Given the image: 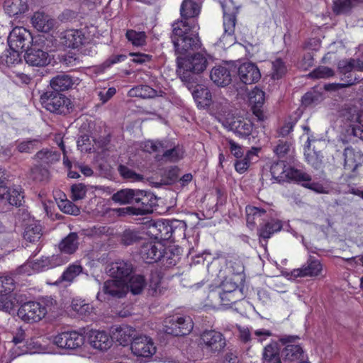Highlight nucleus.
I'll return each instance as SVG.
<instances>
[{
	"label": "nucleus",
	"mask_w": 363,
	"mask_h": 363,
	"mask_svg": "<svg viewBox=\"0 0 363 363\" xmlns=\"http://www.w3.org/2000/svg\"><path fill=\"white\" fill-rule=\"evenodd\" d=\"M125 36L128 41L131 42L134 46H143L146 43L147 36L145 32L128 30L125 33Z\"/></svg>",
	"instance_id": "nucleus-52"
},
{
	"label": "nucleus",
	"mask_w": 363,
	"mask_h": 363,
	"mask_svg": "<svg viewBox=\"0 0 363 363\" xmlns=\"http://www.w3.org/2000/svg\"><path fill=\"white\" fill-rule=\"evenodd\" d=\"M125 281L119 279H108L104 284L102 291L113 297L121 298L125 294Z\"/></svg>",
	"instance_id": "nucleus-26"
},
{
	"label": "nucleus",
	"mask_w": 363,
	"mask_h": 363,
	"mask_svg": "<svg viewBox=\"0 0 363 363\" xmlns=\"http://www.w3.org/2000/svg\"><path fill=\"white\" fill-rule=\"evenodd\" d=\"M134 204L135 206H129L122 209L126 213L130 215L143 216L150 213L152 212L153 203L152 196L147 195V194L140 190V194H138Z\"/></svg>",
	"instance_id": "nucleus-14"
},
{
	"label": "nucleus",
	"mask_w": 363,
	"mask_h": 363,
	"mask_svg": "<svg viewBox=\"0 0 363 363\" xmlns=\"http://www.w3.org/2000/svg\"><path fill=\"white\" fill-rule=\"evenodd\" d=\"M24 195L21 187L13 186L6 189V192L1 200H5L12 206H21L23 200Z\"/></svg>",
	"instance_id": "nucleus-40"
},
{
	"label": "nucleus",
	"mask_w": 363,
	"mask_h": 363,
	"mask_svg": "<svg viewBox=\"0 0 363 363\" xmlns=\"http://www.w3.org/2000/svg\"><path fill=\"white\" fill-rule=\"evenodd\" d=\"M223 335L215 330H206L200 335L199 346L207 353H218L225 347Z\"/></svg>",
	"instance_id": "nucleus-8"
},
{
	"label": "nucleus",
	"mask_w": 363,
	"mask_h": 363,
	"mask_svg": "<svg viewBox=\"0 0 363 363\" xmlns=\"http://www.w3.org/2000/svg\"><path fill=\"white\" fill-rule=\"evenodd\" d=\"M135 330L129 325L116 327L112 330V340L121 345H126L135 338Z\"/></svg>",
	"instance_id": "nucleus-25"
},
{
	"label": "nucleus",
	"mask_w": 363,
	"mask_h": 363,
	"mask_svg": "<svg viewBox=\"0 0 363 363\" xmlns=\"http://www.w3.org/2000/svg\"><path fill=\"white\" fill-rule=\"evenodd\" d=\"M59 207L65 213L78 215L80 213L79 208L68 200L61 201L60 203H59Z\"/></svg>",
	"instance_id": "nucleus-63"
},
{
	"label": "nucleus",
	"mask_w": 363,
	"mask_h": 363,
	"mask_svg": "<svg viewBox=\"0 0 363 363\" xmlns=\"http://www.w3.org/2000/svg\"><path fill=\"white\" fill-rule=\"evenodd\" d=\"M79 245V237L76 233H69L59 244L61 252L71 255L76 252Z\"/></svg>",
	"instance_id": "nucleus-36"
},
{
	"label": "nucleus",
	"mask_w": 363,
	"mask_h": 363,
	"mask_svg": "<svg viewBox=\"0 0 363 363\" xmlns=\"http://www.w3.org/2000/svg\"><path fill=\"white\" fill-rule=\"evenodd\" d=\"M323 99L321 93L315 91H309L302 97V103L306 106L315 105L321 102Z\"/></svg>",
	"instance_id": "nucleus-58"
},
{
	"label": "nucleus",
	"mask_w": 363,
	"mask_h": 363,
	"mask_svg": "<svg viewBox=\"0 0 363 363\" xmlns=\"http://www.w3.org/2000/svg\"><path fill=\"white\" fill-rule=\"evenodd\" d=\"M41 145V140L38 138H29L16 142V148L20 153L30 154L38 149Z\"/></svg>",
	"instance_id": "nucleus-41"
},
{
	"label": "nucleus",
	"mask_w": 363,
	"mask_h": 363,
	"mask_svg": "<svg viewBox=\"0 0 363 363\" xmlns=\"http://www.w3.org/2000/svg\"><path fill=\"white\" fill-rule=\"evenodd\" d=\"M118 172L122 177L130 182L140 181L143 179L142 175L137 174L135 172L124 165H120L118 167Z\"/></svg>",
	"instance_id": "nucleus-60"
},
{
	"label": "nucleus",
	"mask_w": 363,
	"mask_h": 363,
	"mask_svg": "<svg viewBox=\"0 0 363 363\" xmlns=\"http://www.w3.org/2000/svg\"><path fill=\"white\" fill-rule=\"evenodd\" d=\"M211 105H212V109L219 116L224 117L229 115L230 104L225 98L215 96Z\"/></svg>",
	"instance_id": "nucleus-45"
},
{
	"label": "nucleus",
	"mask_w": 363,
	"mask_h": 363,
	"mask_svg": "<svg viewBox=\"0 0 363 363\" xmlns=\"http://www.w3.org/2000/svg\"><path fill=\"white\" fill-rule=\"evenodd\" d=\"M33 40L30 33L23 27L14 28L8 37L9 46L14 52L27 50Z\"/></svg>",
	"instance_id": "nucleus-10"
},
{
	"label": "nucleus",
	"mask_w": 363,
	"mask_h": 363,
	"mask_svg": "<svg viewBox=\"0 0 363 363\" xmlns=\"http://www.w3.org/2000/svg\"><path fill=\"white\" fill-rule=\"evenodd\" d=\"M223 123L230 130L242 136L249 135L252 129L251 123L244 119L237 118L235 120L233 119L232 121H228V118H226V121H223Z\"/></svg>",
	"instance_id": "nucleus-33"
},
{
	"label": "nucleus",
	"mask_w": 363,
	"mask_h": 363,
	"mask_svg": "<svg viewBox=\"0 0 363 363\" xmlns=\"http://www.w3.org/2000/svg\"><path fill=\"white\" fill-rule=\"evenodd\" d=\"M60 154L52 149L45 148L37 152L33 159L41 166H50L58 162Z\"/></svg>",
	"instance_id": "nucleus-27"
},
{
	"label": "nucleus",
	"mask_w": 363,
	"mask_h": 363,
	"mask_svg": "<svg viewBox=\"0 0 363 363\" xmlns=\"http://www.w3.org/2000/svg\"><path fill=\"white\" fill-rule=\"evenodd\" d=\"M177 73L181 79L189 82L191 74H200L207 67L208 62L206 54L197 52L186 57H177Z\"/></svg>",
	"instance_id": "nucleus-2"
},
{
	"label": "nucleus",
	"mask_w": 363,
	"mask_h": 363,
	"mask_svg": "<svg viewBox=\"0 0 363 363\" xmlns=\"http://www.w3.org/2000/svg\"><path fill=\"white\" fill-rule=\"evenodd\" d=\"M147 290L149 295L152 296H157L164 292V288L161 286V278L158 274H152Z\"/></svg>",
	"instance_id": "nucleus-55"
},
{
	"label": "nucleus",
	"mask_w": 363,
	"mask_h": 363,
	"mask_svg": "<svg viewBox=\"0 0 363 363\" xmlns=\"http://www.w3.org/2000/svg\"><path fill=\"white\" fill-rule=\"evenodd\" d=\"M246 221L247 226L252 229L255 225L260 222L266 216V211L252 206H247L245 208Z\"/></svg>",
	"instance_id": "nucleus-34"
},
{
	"label": "nucleus",
	"mask_w": 363,
	"mask_h": 363,
	"mask_svg": "<svg viewBox=\"0 0 363 363\" xmlns=\"http://www.w3.org/2000/svg\"><path fill=\"white\" fill-rule=\"evenodd\" d=\"M322 271L320 262L311 257L301 267L294 269L291 274L295 277H315L319 276Z\"/></svg>",
	"instance_id": "nucleus-17"
},
{
	"label": "nucleus",
	"mask_w": 363,
	"mask_h": 363,
	"mask_svg": "<svg viewBox=\"0 0 363 363\" xmlns=\"http://www.w3.org/2000/svg\"><path fill=\"white\" fill-rule=\"evenodd\" d=\"M162 155H160L159 160H164L169 162H176L182 157V151L179 147H173L169 150L164 149L161 151Z\"/></svg>",
	"instance_id": "nucleus-56"
},
{
	"label": "nucleus",
	"mask_w": 363,
	"mask_h": 363,
	"mask_svg": "<svg viewBox=\"0 0 363 363\" xmlns=\"http://www.w3.org/2000/svg\"><path fill=\"white\" fill-rule=\"evenodd\" d=\"M141 258L147 263H153L166 259L169 266L175 265L178 257L170 250H167L164 245L159 241H149L143 244L140 250Z\"/></svg>",
	"instance_id": "nucleus-3"
},
{
	"label": "nucleus",
	"mask_w": 363,
	"mask_h": 363,
	"mask_svg": "<svg viewBox=\"0 0 363 363\" xmlns=\"http://www.w3.org/2000/svg\"><path fill=\"white\" fill-rule=\"evenodd\" d=\"M108 271L111 277L126 282V279L133 272V266L128 262L118 260L109 265Z\"/></svg>",
	"instance_id": "nucleus-22"
},
{
	"label": "nucleus",
	"mask_w": 363,
	"mask_h": 363,
	"mask_svg": "<svg viewBox=\"0 0 363 363\" xmlns=\"http://www.w3.org/2000/svg\"><path fill=\"white\" fill-rule=\"evenodd\" d=\"M82 272V267L79 264H70L62 274L60 281L72 282Z\"/></svg>",
	"instance_id": "nucleus-53"
},
{
	"label": "nucleus",
	"mask_w": 363,
	"mask_h": 363,
	"mask_svg": "<svg viewBox=\"0 0 363 363\" xmlns=\"http://www.w3.org/2000/svg\"><path fill=\"white\" fill-rule=\"evenodd\" d=\"M53 343L60 348L73 350L83 345L84 337L75 331L65 332L55 336Z\"/></svg>",
	"instance_id": "nucleus-15"
},
{
	"label": "nucleus",
	"mask_w": 363,
	"mask_h": 363,
	"mask_svg": "<svg viewBox=\"0 0 363 363\" xmlns=\"http://www.w3.org/2000/svg\"><path fill=\"white\" fill-rule=\"evenodd\" d=\"M14 280L12 277L6 276L0 277V295H6L13 290Z\"/></svg>",
	"instance_id": "nucleus-62"
},
{
	"label": "nucleus",
	"mask_w": 363,
	"mask_h": 363,
	"mask_svg": "<svg viewBox=\"0 0 363 363\" xmlns=\"http://www.w3.org/2000/svg\"><path fill=\"white\" fill-rule=\"evenodd\" d=\"M287 72L285 62L279 57L272 62L271 77L273 79H281Z\"/></svg>",
	"instance_id": "nucleus-50"
},
{
	"label": "nucleus",
	"mask_w": 363,
	"mask_h": 363,
	"mask_svg": "<svg viewBox=\"0 0 363 363\" xmlns=\"http://www.w3.org/2000/svg\"><path fill=\"white\" fill-rule=\"evenodd\" d=\"M281 347L277 342L267 345L262 352V363H281Z\"/></svg>",
	"instance_id": "nucleus-29"
},
{
	"label": "nucleus",
	"mask_w": 363,
	"mask_h": 363,
	"mask_svg": "<svg viewBox=\"0 0 363 363\" xmlns=\"http://www.w3.org/2000/svg\"><path fill=\"white\" fill-rule=\"evenodd\" d=\"M141 238L138 231L131 229L124 230L122 234L121 240L124 245H130L136 242Z\"/></svg>",
	"instance_id": "nucleus-59"
},
{
	"label": "nucleus",
	"mask_w": 363,
	"mask_h": 363,
	"mask_svg": "<svg viewBox=\"0 0 363 363\" xmlns=\"http://www.w3.org/2000/svg\"><path fill=\"white\" fill-rule=\"evenodd\" d=\"M89 342L91 347L100 350H107L113 343L112 336L106 332L91 330L89 334Z\"/></svg>",
	"instance_id": "nucleus-20"
},
{
	"label": "nucleus",
	"mask_w": 363,
	"mask_h": 363,
	"mask_svg": "<svg viewBox=\"0 0 363 363\" xmlns=\"http://www.w3.org/2000/svg\"><path fill=\"white\" fill-rule=\"evenodd\" d=\"M249 101L252 106L254 115L259 121H263L264 115L261 108L264 102V92L260 89L255 87L249 94Z\"/></svg>",
	"instance_id": "nucleus-23"
},
{
	"label": "nucleus",
	"mask_w": 363,
	"mask_h": 363,
	"mask_svg": "<svg viewBox=\"0 0 363 363\" xmlns=\"http://www.w3.org/2000/svg\"><path fill=\"white\" fill-rule=\"evenodd\" d=\"M238 76L242 82L251 84L257 82L261 77L258 67L252 62H245L238 68Z\"/></svg>",
	"instance_id": "nucleus-19"
},
{
	"label": "nucleus",
	"mask_w": 363,
	"mask_h": 363,
	"mask_svg": "<svg viewBox=\"0 0 363 363\" xmlns=\"http://www.w3.org/2000/svg\"><path fill=\"white\" fill-rule=\"evenodd\" d=\"M309 77L315 79H326L335 75V71L328 67L319 66L309 73Z\"/></svg>",
	"instance_id": "nucleus-54"
},
{
	"label": "nucleus",
	"mask_w": 363,
	"mask_h": 363,
	"mask_svg": "<svg viewBox=\"0 0 363 363\" xmlns=\"http://www.w3.org/2000/svg\"><path fill=\"white\" fill-rule=\"evenodd\" d=\"M128 96L143 99L153 98L157 96V91L147 85H139L130 89Z\"/></svg>",
	"instance_id": "nucleus-43"
},
{
	"label": "nucleus",
	"mask_w": 363,
	"mask_h": 363,
	"mask_svg": "<svg viewBox=\"0 0 363 363\" xmlns=\"http://www.w3.org/2000/svg\"><path fill=\"white\" fill-rule=\"evenodd\" d=\"M211 81L218 86H226L232 81L230 70L225 66H215L210 72Z\"/></svg>",
	"instance_id": "nucleus-24"
},
{
	"label": "nucleus",
	"mask_w": 363,
	"mask_h": 363,
	"mask_svg": "<svg viewBox=\"0 0 363 363\" xmlns=\"http://www.w3.org/2000/svg\"><path fill=\"white\" fill-rule=\"evenodd\" d=\"M145 280L142 275H133L130 277L127 288L130 289L132 294H139L143 290L145 286Z\"/></svg>",
	"instance_id": "nucleus-51"
},
{
	"label": "nucleus",
	"mask_w": 363,
	"mask_h": 363,
	"mask_svg": "<svg viewBox=\"0 0 363 363\" xmlns=\"http://www.w3.org/2000/svg\"><path fill=\"white\" fill-rule=\"evenodd\" d=\"M347 79L345 82L343 83H330L327 84L324 86V88L326 91H337L346 87L351 86L359 83L361 80L359 77L353 76L352 74L348 75Z\"/></svg>",
	"instance_id": "nucleus-48"
},
{
	"label": "nucleus",
	"mask_w": 363,
	"mask_h": 363,
	"mask_svg": "<svg viewBox=\"0 0 363 363\" xmlns=\"http://www.w3.org/2000/svg\"><path fill=\"white\" fill-rule=\"evenodd\" d=\"M52 305L53 300L51 298H46L40 301H28L20 306L17 315L26 323H35L46 315Z\"/></svg>",
	"instance_id": "nucleus-4"
},
{
	"label": "nucleus",
	"mask_w": 363,
	"mask_h": 363,
	"mask_svg": "<svg viewBox=\"0 0 363 363\" xmlns=\"http://www.w3.org/2000/svg\"><path fill=\"white\" fill-rule=\"evenodd\" d=\"M193 328V320L188 315H173L167 317L163 321L164 332L174 336L186 335Z\"/></svg>",
	"instance_id": "nucleus-6"
},
{
	"label": "nucleus",
	"mask_w": 363,
	"mask_h": 363,
	"mask_svg": "<svg viewBox=\"0 0 363 363\" xmlns=\"http://www.w3.org/2000/svg\"><path fill=\"white\" fill-rule=\"evenodd\" d=\"M298 336L286 335L280 339V341L286 345L284 350L285 359L290 362H303L305 358L304 352L301 346L296 344L299 340Z\"/></svg>",
	"instance_id": "nucleus-13"
},
{
	"label": "nucleus",
	"mask_w": 363,
	"mask_h": 363,
	"mask_svg": "<svg viewBox=\"0 0 363 363\" xmlns=\"http://www.w3.org/2000/svg\"><path fill=\"white\" fill-rule=\"evenodd\" d=\"M42 227L37 220H32L27 224L23 233V238L30 242H38L42 236Z\"/></svg>",
	"instance_id": "nucleus-37"
},
{
	"label": "nucleus",
	"mask_w": 363,
	"mask_h": 363,
	"mask_svg": "<svg viewBox=\"0 0 363 363\" xmlns=\"http://www.w3.org/2000/svg\"><path fill=\"white\" fill-rule=\"evenodd\" d=\"M288 166L284 161L273 162L270 167L272 178L279 182L286 181V174Z\"/></svg>",
	"instance_id": "nucleus-47"
},
{
	"label": "nucleus",
	"mask_w": 363,
	"mask_h": 363,
	"mask_svg": "<svg viewBox=\"0 0 363 363\" xmlns=\"http://www.w3.org/2000/svg\"><path fill=\"white\" fill-rule=\"evenodd\" d=\"M222 7L223 11V28L224 35L223 40L225 36L232 38L235 33V25L237 22V14L239 10V6H236L233 0H223L222 2Z\"/></svg>",
	"instance_id": "nucleus-11"
},
{
	"label": "nucleus",
	"mask_w": 363,
	"mask_h": 363,
	"mask_svg": "<svg viewBox=\"0 0 363 363\" xmlns=\"http://www.w3.org/2000/svg\"><path fill=\"white\" fill-rule=\"evenodd\" d=\"M219 298L221 305L225 307H230L241 298V295L219 292Z\"/></svg>",
	"instance_id": "nucleus-61"
},
{
	"label": "nucleus",
	"mask_w": 363,
	"mask_h": 363,
	"mask_svg": "<svg viewBox=\"0 0 363 363\" xmlns=\"http://www.w3.org/2000/svg\"><path fill=\"white\" fill-rule=\"evenodd\" d=\"M72 199L74 201L80 200L84 198L86 193V189L83 184H74L71 187Z\"/></svg>",
	"instance_id": "nucleus-64"
},
{
	"label": "nucleus",
	"mask_w": 363,
	"mask_h": 363,
	"mask_svg": "<svg viewBox=\"0 0 363 363\" xmlns=\"http://www.w3.org/2000/svg\"><path fill=\"white\" fill-rule=\"evenodd\" d=\"M345 169L354 173H358L359 167L363 166V154L351 147L344 150Z\"/></svg>",
	"instance_id": "nucleus-18"
},
{
	"label": "nucleus",
	"mask_w": 363,
	"mask_h": 363,
	"mask_svg": "<svg viewBox=\"0 0 363 363\" xmlns=\"http://www.w3.org/2000/svg\"><path fill=\"white\" fill-rule=\"evenodd\" d=\"M337 69L340 74L343 77H341V80L346 82L347 76L352 74L353 76L357 77L354 71H362L363 69V61L359 59H345L338 62Z\"/></svg>",
	"instance_id": "nucleus-21"
},
{
	"label": "nucleus",
	"mask_w": 363,
	"mask_h": 363,
	"mask_svg": "<svg viewBox=\"0 0 363 363\" xmlns=\"http://www.w3.org/2000/svg\"><path fill=\"white\" fill-rule=\"evenodd\" d=\"M182 30L184 31L181 35H176L172 31V41L174 44L175 52L179 54H184L189 50H193L200 47V40L198 36V30H185L182 27Z\"/></svg>",
	"instance_id": "nucleus-9"
},
{
	"label": "nucleus",
	"mask_w": 363,
	"mask_h": 363,
	"mask_svg": "<svg viewBox=\"0 0 363 363\" xmlns=\"http://www.w3.org/2000/svg\"><path fill=\"white\" fill-rule=\"evenodd\" d=\"M60 43L65 48H77L85 41V35L82 30L69 29L60 35Z\"/></svg>",
	"instance_id": "nucleus-16"
},
{
	"label": "nucleus",
	"mask_w": 363,
	"mask_h": 363,
	"mask_svg": "<svg viewBox=\"0 0 363 363\" xmlns=\"http://www.w3.org/2000/svg\"><path fill=\"white\" fill-rule=\"evenodd\" d=\"M74 81L70 76L61 74L54 77L50 82V86L56 91H62L72 88Z\"/></svg>",
	"instance_id": "nucleus-35"
},
{
	"label": "nucleus",
	"mask_w": 363,
	"mask_h": 363,
	"mask_svg": "<svg viewBox=\"0 0 363 363\" xmlns=\"http://www.w3.org/2000/svg\"><path fill=\"white\" fill-rule=\"evenodd\" d=\"M286 181H293L297 183H306L311 181V177L302 170L288 166L286 174Z\"/></svg>",
	"instance_id": "nucleus-42"
},
{
	"label": "nucleus",
	"mask_w": 363,
	"mask_h": 363,
	"mask_svg": "<svg viewBox=\"0 0 363 363\" xmlns=\"http://www.w3.org/2000/svg\"><path fill=\"white\" fill-rule=\"evenodd\" d=\"M201 4L194 0H183L180 6L181 19L172 24L173 32L181 35L185 30H199L198 17L201 13Z\"/></svg>",
	"instance_id": "nucleus-1"
},
{
	"label": "nucleus",
	"mask_w": 363,
	"mask_h": 363,
	"mask_svg": "<svg viewBox=\"0 0 363 363\" xmlns=\"http://www.w3.org/2000/svg\"><path fill=\"white\" fill-rule=\"evenodd\" d=\"M33 26L38 30L43 33H48L55 26V21L48 15L36 12L31 18Z\"/></svg>",
	"instance_id": "nucleus-28"
},
{
	"label": "nucleus",
	"mask_w": 363,
	"mask_h": 363,
	"mask_svg": "<svg viewBox=\"0 0 363 363\" xmlns=\"http://www.w3.org/2000/svg\"><path fill=\"white\" fill-rule=\"evenodd\" d=\"M130 349L134 355L145 358L151 357L157 350L152 339L146 335L133 338Z\"/></svg>",
	"instance_id": "nucleus-12"
},
{
	"label": "nucleus",
	"mask_w": 363,
	"mask_h": 363,
	"mask_svg": "<svg viewBox=\"0 0 363 363\" xmlns=\"http://www.w3.org/2000/svg\"><path fill=\"white\" fill-rule=\"evenodd\" d=\"M362 3L363 0H335L333 2V11L336 14L345 13Z\"/></svg>",
	"instance_id": "nucleus-44"
},
{
	"label": "nucleus",
	"mask_w": 363,
	"mask_h": 363,
	"mask_svg": "<svg viewBox=\"0 0 363 363\" xmlns=\"http://www.w3.org/2000/svg\"><path fill=\"white\" fill-rule=\"evenodd\" d=\"M138 194H140L138 189H124L113 194L111 199L121 205L134 204Z\"/></svg>",
	"instance_id": "nucleus-32"
},
{
	"label": "nucleus",
	"mask_w": 363,
	"mask_h": 363,
	"mask_svg": "<svg viewBox=\"0 0 363 363\" xmlns=\"http://www.w3.org/2000/svg\"><path fill=\"white\" fill-rule=\"evenodd\" d=\"M42 106L51 113L66 114L72 108L71 101L65 95L55 91H46L40 96Z\"/></svg>",
	"instance_id": "nucleus-7"
},
{
	"label": "nucleus",
	"mask_w": 363,
	"mask_h": 363,
	"mask_svg": "<svg viewBox=\"0 0 363 363\" xmlns=\"http://www.w3.org/2000/svg\"><path fill=\"white\" fill-rule=\"evenodd\" d=\"M46 41L44 35H38L34 38L31 47L26 50V63L36 67H44L50 63V57Z\"/></svg>",
	"instance_id": "nucleus-5"
},
{
	"label": "nucleus",
	"mask_w": 363,
	"mask_h": 363,
	"mask_svg": "<svg viewBox=\"0 0 363 363\" xmlns=\"http://www.w3.org/2000/svg\"><path fill=\"white\" fill-rule=\"evenodd\" d=\"M193 96L200 108H206L211 104L212 95L208 88L202 86L196 88L193 92Z\"/></svg>",
	"instance_id": "nucleus-38"
},
{
	"label": "nucleus",
	"mask_w": 363,
	"mask_h": 363,
	"mask_svg": "<svg viewBox=\"0 0 363 363\" xmlns=\"http://www.w3.org/2000/svg\"><path fill=\"white\" fill-rule=\"evenodd\" d=\"M4 9L9 16H18L28 10L27 0H6Z\"/></svg>",
	"instance_id": "nucleus-30"
},
{
	"label": "nucleus",
	"mask_w": 363,
	"mask_h": 363,
	"mask_svg": "<svg viewBox=\"0 0 363 363\" xmlns=\"http://www.w3.org/2000/svg\"><path fill=\"white\" fill-rule=\"evenodd\" d=\"M150 232L155 233L157 239L168 240L172 236V228L168 220H158L150 226Z\"/></svg>",
	"instance_id": "nucleus-31"
},
{
	"label": "nucleus",
	"mask_w": 363,
	"mask_h": 363,
	"mask_svg": "<svg viewBox=\"0 0 363 363\" xmlns=\"http://www.w3.org/2000/svg\"><path fill=\"white\" fill-rule=\"evenodd\" d=\"M281 228L282 223L281 220L272 219L260 227L259 229V235L264 239H268L274 233L280 231Z\"/></svg>",
	"instance_id": "nucleus-39"
},
{
	"label": "nucleus",
	"mask_w": 363,
	"mask_h": 363,
	"mask_svg": "<svg viewBox=\"0 0 363 363\" xmlns=\"http://www.w3.org/2000/svg\"><path fill=\"white\" fill-rule=\"evenodd\" d=\"M304 155L307 162L315 169L320 167L322 164L323 156L320 152H317L310 147V141L308 140L306 147Z\"/></svg>",
	"instance_id": "nucleus-46"
},
{
	"label": "nucleus",
	"mask_w": 363,
	"mask_h": 363,
	"mask_svg": "<svg viewBox=\"0 0 363 363\" xmlns=\"http://www.w3.org/2000/svg\"><path fill=\"white\" fill-rule=\"evenodd\" d=\"M140 147L145 152L157 153L156 158L158 160L161 151H164V149L167 148V146L160 141L146 140L141 143Z\"/></svg>",
	"instance_id": "nucleus-49"
},
{
	"label": "nucleus",
	"mask_w": 363,
	"mask_h": 363,
	"mask_svg": "<svg viewBox=\"0 0 363 363\" xmlns=\"http://www.w3.org/2000/svg\"><path fill=\"white\" fill-rule=\"evenodd\" d=\"M30 177L38 182L46 181L49 178V171L46 167H43L38 164L31 169Z\"/></svg>",
	"instance_id": "nucleus-57"
}]
</instances>
